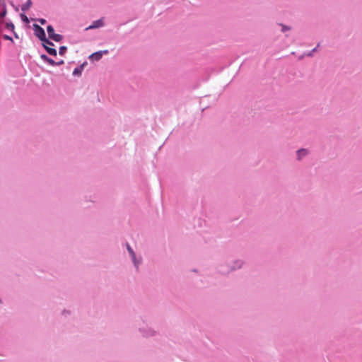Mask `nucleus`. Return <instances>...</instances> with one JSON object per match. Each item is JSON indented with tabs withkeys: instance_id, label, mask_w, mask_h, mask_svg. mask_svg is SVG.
Returning a JSON list of instances; mask_svg holds the SVG:
<instances>
[{
	"instance_id": "obj_1",
	"label": "nucleus",
	"mask_w": 362,
	"mask_h": 362,
	"mask_svg": "<svg viewBox=\"0 0 362 362\" xmlns=\"http://www.w3.org/2000/svg\"><path fill=\"white\" fill-rule=\"evenodd\" d=\"M33 30L35 35L41 40L47 44L54 45V44L46 38L45 30L42 28L37 24L33 25Z\"/></svg>"
},
{
	"instance_id": "obj_2",
	"label": "nucleus",
	"mask_w": 362,
	"mask_h": 362,
	"mask_svg": "<svg viewBox=\"0 0 362 362\" xmlns=\"http://www.w3.org/2000/svg\"><path fill=\"white\" fill-rule=\"evenodd\" d=\"M47 31L49 35V37L55 42H60L62 40L63 37L59 34L54 33V30L52 25H48L47 27Z\"/></svg>"
},
{
	"instance_id": "obj_3",
	"label": "nucleus",
	"mask_w": 362,
	"mask_h": 362,
	"mask_svg": "<svg viewBox=\"0 0 362 362\" xmlns=\"http://www.w3.org/2000/svg\"><path fill=\"white\" fill-rule=\"evenodd\" d=\"M107 50L99 51L92 54L89 58L92 60L98 61L101 59L103 54H107Z\"/></svg>"
},
{
	"instance_id": "obj_4",
	"label": "nucleus",
	"mask_w": 362,
	"mask_h": 362,
	"mask_svg": "<svg viewBox=\"0 0 362 362\" xmlns=\"http://www.w3.org/2000/svg\"><path fill=\"white\" fill-rule=\"evenodd\" d=\"M42 42L43 47H45V49H46V51L47 52V53L49 54L52 55V56L57 55V50L54 48L50 47V46H52V45L47 44L45 42Z\"/></svg>"
},
{
	"instance_id": "obj_5",
	"label": "nucleus",
	"mask_w": 362,
	"mask_h": 362,
	"mask_svg": "<svg viewBox=\"0 0 362 362\" xmlns=\"http://www.w3.org/2000/svg\"><path fill=\"white\" fill-rule=\"evenodd\" d=\"M41 59H43L45 62H47L48 64H49L50 65H56L57 63L52 59L49 58L47 56H46L45 54H42L40 56ZM63 64V61H61L59 63H57V64Z\"/></svg>"
},
{
	"instance_id": "obj_6",
	"label": "nucleus",
	"mask_w": 362,
	"mask_h": 362,
	"mask_svg": "<svg viewBox=\"0 0 362 362\" xmlns=\"http://www.w3.org/2000/svg\"><path fill=\"white\" fill-rule=\"evenodd\" d=\"M103 23L102 20L94 21L87 29H93L103 26Z\"/></svg>"
},
{
	"instance_id": "obj_7",
	"label": "nucleus",
	"mask_w": 362,
	"mask_h": 362,
	"mask_svg": "<svg viewBox=\"0 0 362 362\" xmlns=\"http://www.w3.org/2000/svg\"><path fill=\"white\" fill-rule=\"evenodd\" d=\"M127 250L129 251V252L130 253V255H132V259L134 261V263L135 265H137L139 263L136 262V257H135V253L134 252L133 250L132 249V247L129 246V245H127Z\"/></svg>"
},
{
	"instance_id": "obj_8",
	"label": "nucleus",
	"mask_w": 362,
	"mask_h": 362,
	"mask_svg": "<svg viewBox=\"0 0 362 362\" xmlns=\"http://www.w3.org/2000/svg\"><path fill=\"white\" fill-rule=\"evenodd\" d=\"M31 5H32L31 1L30 0H27V2L22 6L21 10L23 11H27L28 9H29L30 8Z\"/></svg>"
},
{
	"instance_id": "obj_9",
	"label": "nucleus",
	"mask_w": 362,
	"mask_h": 362,
	"mask_svg": "<svg viewBox=\"0 0 362 362\" xmlns=\"http://www.w3.org/2000/svg\"><path fill=\"white\" fill-rule=\"evenodd\" d=\"M307 154V150L305 149H300L298 151V157L300 159L301 156H305Z\"/></svg>"
},
{
	"instance_id": "obj_10",
	"label": "nucleus",
	"mask_w": 362,
	"mask_h": 362,
	"mask_svg": "<svg viewBox=\"0 0 362 362\" xmlns=\"http://www.w3.org/2000/svg\"><path fill=\"white\" fill-rule=\"evenodd\" d=\"M67 48L66 46H62L59 47V53L60 55H64L66 52Z\"/></svg>"
},
{
	"instance_id": "obj_11",
	"label": "nucleus",
	"mask_w": 362,
	"mask_h": 362,
	"mask_svg": "<svg viewBox=\"0 0 362 362\" xmlns=\"http://www.w3.org/2000/svg\"><path fill=\"white\" fill-rule=\"evenodd\" d=\"M6 27L8 30H14V25L12 23H6Z\"/></svg>"
},
{
	"instance_id": "obj_12",
	"label": "nucleus",
	"mask_w": 362,
	"mask_h": 362,
	"mask_svg": "<svg viewBox=\"0 0 362 362\" xmlns=\"http://www.w3.org/2000/svg\"><path fill=\"white\" fill-rule=\"evenodd\" d=\"M21 19L23 20V21H24L25 23L29 22L28 17L25 14H21Z\"/></svg>"
},
{
	"instance_id": "obj_13",
	"label": "nucleus",
	"mask_w": 362,
	"mask_h": 362,
	"mask_svg": "<svg viewBox=\"0 0 362 362\" xmlns=\"http://www.w3.org/2000/svg\"><path fill=\"white\" fill-rule=\"evenodd\" d=\"M80 73H81V71L78 68L75 69L73 71L74 75L79 74Z\"/></svg>"
},
{
	"instance_id": "obj_14",
	"label": "nucleus",
	"mask_w": 362,
	"mask_h": 362,
	"mask_svg": "<svg viewBox=\"0 0 362 362\" xmlns=\"http://www.w3.org/2000/svg\"><path fill=\"white\" fill-rule=\"evenodd\" d=\"M4 38L5 40H7L13 41L12 38H11L10 36L7 35H4Z\"/></svg>"
},
{
	"instance_id": "obj_15",
	"label": "nucleus",
	"mask_w": 362,
	"mask_h": 362,
	"mask_svg": "<svg viewBox=\"0 0 362 362\" xmlns=\"http://www.w3.org/2000/svg\"><path fill=\"white\" fill-rule=\"evenodd\" d=\"M38 21L42 24V25H44L45 23H46V20L45 19H43V18H41V19H39Z\"/></svg>"
},
{
	"instance_id": "obj_16",
	"label": "nucleus",
	"mask_w": 362,
	"mask_h": 362,
	"mask_svg": "<svg viewBox=\"0 0 362 362\" xmlns=\"http://www.w3.org/2000/svg\"><path fill=\"white\" fill-rule=\"evenodd\" d=\"M6 11H4V12L0 13V18H4L5 16V15H6Z\"/></svg>"
}]
</instances>
